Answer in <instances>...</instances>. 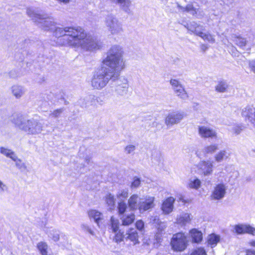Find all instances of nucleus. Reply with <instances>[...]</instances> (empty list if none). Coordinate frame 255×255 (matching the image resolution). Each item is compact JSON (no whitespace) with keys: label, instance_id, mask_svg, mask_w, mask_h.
<instances>
[{"label":"nucleus","instance_id":"15","mask_svg":"<svg viewBox=\"0 0 255 255\" xmlns=\"http://www.w3.org/2000/svg\"><path fill=\"white\" fill-rule=\"evenodd\" d=\"M128 83L127 79L123 78L122 80H118L117 86L116 88V91L120 95H126L128 91Z\"/></svg>","mask_w":255,"mask_h":255},{"label":"nucleus","instance_id":"28","mask_svg":"<svg viewBox=\"0 0 255 255\" xmlns=\"http://www.w3.org/2000/svg\"><path fill=\"white\" fill-rule=\"evenodd\" d=\"M110 222V229L112 230L113 233H116L119 230L120 223L119 220L112 216Z\"/></svg>","mask_w":255,"mask_h":255},{"label":"nucleus","instance_id":"19","mask_svg":"<svg viewBox=\"0 0 255 255\" xmlns=\"http://www.w3.org/2000/svg\"><path fill=\"white\" fill-rule=\"evenodd\" d=\"M185 27L191 33H194L196 35L198 36L201 30H202L203 26L198 24L195 21H192L184 25Z\"/></svg>","mask_w":255,"mask_h":255},{"label":"nucleus","instance_id":"8","mask_svg":"<svg viewBox=\"0 0 255 255\" xmlns=\"http://www.w3.org/2000/svg\"><path fill=\"white\" fill-rule=\"evenodd\" d=\"M105 23L108 31L112 35H118L123 31L121 22L112 15H108L106 17Z\"/></svg>","mask_w":255,"mask_h":255},{"label":"nucleus","instance_id":"41","mask_svg":"<svg viewBox=\"0 0 255 255\" xmlns=\"http://www.w3.org/2000/svg\"><path fill=\"white\" fill-rule=\"evenodd\" d=\"M190 255H207V253L203 248L200 247L195 249Z\"/></svg>","mask_w":255,"mask_h":255},{"label":"nucleus","instance_id":"31","mask_svg":"<svg viewBox=\"0 0 255 255\" xmlns=\"http://www.w3.org/2000/svg\"><path fill=\"white\" fill-rule=\"evenodd\" d=\"M218 149V145L217 144H211L205 146L203 149V152L206 155L209 154H213Z\"/></svg>","mask_w":255,"mask_h":255},{"label":"nucleus","instance_id":"34","mask_svg":"<svg viewBox=\"0 0 255 255\" xmlns=\"http://www.w3.org/2000/svg\"><path fill=\"white\" fill-rule=\"evenodd\" d=\"M198 36L201 37L204 40L207 41L209 42L212 43L215 42V39L214 35L209 33H203L201 31Z\"/></svg>","mask_w":255,"mask_h":255},{"label":"nucleus","instance_id":"53","mask_svg":"<svg viewBox=\"0 0 255 255\" xmlns=\"http://www.w3.org/2000/svg\"><path fill=\"white\" fill-rule=\"evenodd\" d=\"M7 76L10 78H16L18 75L16 70H12L7 73Z\"/></svg>","mask_w":255,"mask_h":255},{"label":"nucleus","instance_id":"32","mask_svg":"<svg viewBox=\"0 0 255 255\" xmlns=\"http://www.w3.org/2000/svg\"><path fill=\"white\" fill-rule=\"evenodd\" d=\"M201 181L197 178H191L188 184L189 188L194 189H198L201 186Z\"/></svg>","mask_w":255,"mask_h":255},{"label":"nucleus","instance_id":"58","mask_svg":"<svg viewBox=\"0 0 255 255\" xmlns=\"http://www.w3.org/2000/svg\"><path fill=\"white\" fill-rule=\"evenodd\" d=\"M86 161H87V162L88 163H89L90 162V161H91V158L90 157L86 158Z\"/></svg>","mask_w":255,"mask_h":255},{"label":"nucleus","instance_id":"56","mask_svg":"<svg viewBox=\"0 0 255 255\" xmlns=\"http://www.w3.org/2000/svg\"><path fill=\"white\" fill-rule=\"evenodd\" d=\"M250 67L252 71L255 73V60L250 63Z\"/></svg>","mask_w":255,"mask_h":255},{"label":"nucleus","instance_id":"27","mask_svg":"<svg viewBox=\"0 0 255 255\" xmlns=\"http://www.w3.org/2000/svg\"><path fill=\"white\" fill-rule=\"evenodd\" d=\"M229 85L227 82L225 80H221L218 82L215 88L216 91L219 93H225L227 91Z\"/></svg>","mask_w":255,"mask_h":255},{"label":"nucleus","instance_id":"5","mask_svg":"<svg viewBox=\"0 0 255 255\" xmlns=\"http://www.w3.org/2000/svg\"><path fill=\"white\" fill-rule=\"evenodd\" d=\"M26 13L34 22L44 30H52L55 27V23L52 18L40 14L30 8L27 9Z\"/></svg>","mask_w":255,"mask_h":255},{"label":"nucleus","instance_id":"9","mask_svg":"<svg viewBox=\"0 0 255 255\" xmlns=\"http://www.w3.org/2000/svg\"><path fill=\"white\" fill-rule=\"evenodd\" d=\"M169 83L174 93L177 97L183 100H186L188 98L185 87L180 81L175 79H171Z\"/></svg>","mask_w":255,"mask_h":255},{"label":"nucleus","instance_id":"49","mask_svg":"<svg viewBox=\"0 0 255 255\" xmlns=\"http://www.w3.org/2000/svg\"><path fill=\"white\" fill-rule=\"evenodd\" d=\"M86 101V105H92L95 101V96L93 95H89L85 98Z\"/></svg>","mask_w":255,"mask_h":255},{"label":"nucleus","instance_id":"17","mask_svg":"<svg viewBox=\"0 0 255 255\" xmlns=\"http://www.w3.org/2000/svg\"><path fill=\"white\" fill-rule=\"evenodd\" d=\"M138 237V233L134 228H129L126 232L125 240L130 241L133 245L139 244Z\"/></svg>","mask_w":255,"mask_h":255},{"label":"nucleus","instance_id":"57","mask_svg":"<svg viewBox=\"0 0 255 255\" xmlns=\"http://www.w3.org/2000/svg\"><path fill=\"white\" fill-rule=\"evenodd\" d=\"M200 48L201 51L203 52H205L208 49V47L204 44H202Z\"/></svg>","mask_w":255,"mask_h":255},{"label":"nucleus","instance_id":"54","mask_svg":"<svg viewBox=\"0 0 255 255\" xmlns=\"http://www.w3.org/2000/svg\"><path fill=\"white\" fill-rule=\"evenodd\" d=\"M8 187L0 180V192L7 191Z\"/></svg>","mask_w":255,"mask_h":255},{"label":"nucleus","instance_id":"13","mask_svg":"<svg viewBox=\"0 0 255 255\" xmlns=\"http://www.w3.org/2000/svg\"><path fill=\"white\" fill-rule=\"evenodd\" d=\"M199 169L204 176L211 175L213 172V162L209 160L201 161L198 165Z\"/></svg>","mask_w":255,"mask_h":255},{"label":"nucleus","instance_id":"55","mask_svg":"<svg viewBox=\"0 0 255 255\" xmlns=\"http://www.w3.org/2000/svg\"><path fill=\"white\" fill-rule=\"evenodd\" d=\"M50 235L54 241L57 242L59 240V235L56 232H53V233L50 234Z\"/></svg>","mask_w":255,"mask_h":255},{"label":"nucleus","instance_id":"12","mask_svg":"<svg viewBox=\"0 0 255 255\" xmlns=\"http://www.w3.org/2000/svg\"><path fill=\"white\" fill-rule=\"evenodd\" d=\"M226 190L227 187L225 184L219 183L214 187L211 196L213 199H222L226 194Z\"/></svg>","mask_w":255,"mask_h":255},{"label":"nucleus","instance_id":"30","mask_svg":"<svg viewBox=\"0 0 255 255\" xmlns=\"http://www.w3.org/2000/svg\"><path fill=\"white\" fill-rule=\"evenodd\" d=\"M88 215L89 217L93 219L98 225H99V222L102 219V213L96 210H91L89 211Z\"/></svg>","mask_w":255,"mask_h":255},{"label":"nucleus","instance_id":"40","mask_svg":"<svg viewBox=\"0 0 255 255\" xmlns=\"http://www.w3.org/2000/svg\"><path fill=\"white\" fill-rule=\"evenodd\" d=\"M244 128L242 125H235L232 129V131L236 135H238L243 130Z\"/></svg>","mask_w":255,"mask_h":255},{"label":"nucleus","instance_id":"37","mask_svg":"<svg viewBox=\"0 0 255 255\" xmlns=\"http://www.w3.org/2000/svg\"><path fill=\"white\" fill-rule=\"evenodd\" d=\"M37 247L41 255H48L47 249L48 246L45 242H40L38 243L37 244Z\"/></svg>","mask_w":255,"mask_h":255},{"label":"nucleus","instance_id":"24","mask_svg":"<svg viewBox=\"0 0 255 255\" xmlns=\"http://www.w3.org/2000/svg\"><path fill=\"white\" fill-rule=\"evenodd\" d=\"M192 242L196 243L200 242L203 239L202 233L196 229H192L189 232Z\"/></svg>","mask_w":255,"mask_h":255},{"label":"nucleus","instance_id":"48","mask_svg":"<svg viewBox=\"0 0 255 255\" xmlns=\"http://www.w3.org/2000/svg\"><path fill=\"white\" fill-rule=\"evenodd\" d=\"M135 146L132 144L127 145L125 148V152L127 154H130L132 153L135 150Z\"/></svg>","mask_w":255,"mask_h":255},{"label":"nucleus","instance_id":"47","mask_svg":"<svg viewBox=\"0 0 255 255\" xmlns=\"http://www.w3.org/2000/svg\"><path fill=\"white\" fill-rule=\"evenodd\" d=\"M136 229L140 231H142L144 228V222L141 220H138L135 223Z\"/></svg>","mask_w":255,"mask_h":255},{"label":"nucleus","instance_id":"7","mask_svg":"<svg viewBox=\"0 0 255 255\" xmlns=\"http://www.w3.org/2000/svg\"><path fill=\"white\" fill-rule=\"evenodd\" d=\"M82 30L84 35L82 37H80V36L77 37L79 39L78 40H79V43L74 45L73 47H78L81 46L84 49L89 50L99 49L100 45L98 41L92 36L87 35L83 28H82Z\"/></svg>","mask_w":255,"mask_h":255},{"label":"nucleus","instance_id":"51","mask_svg":"<svg viewBox=\"0 0 255 255\" xmlns=\"http://www.w3.org/2000/svg\"><path fill=\"white\" fill-rule=\"evenodd\" d=\"M117 1L123 7L128 6L130 3V0H117Z\"/></svg>","mask_w":255,"mask_h":255},{"label":"nucleus","instance_id":"22","mask_svg":"<svg viewBox=\"0 0 255 255\" xmlns=\"http://www.w3.org/2000/svg\"><path fill=\"white\" fill-rule=\"evenodd\" d=\"M233 41L239 47H245L249 43V41L245 38L237 34H232L231 36Z\"/></svg>","mask_w":255,"mask_h":255},{"label":"nucleus","instance_id":"26","mask_svg":"<svg viewBox=\"0 0 255 255\" xmlns=\"http://www.w3.org/2000/svg\"><path fill=\"white\" fill-rule=\"evenodd\" d=\"M220 241V237L215 234L209 235L207 237L208 245L211 248L215 247Z\"/></svg>","mask_w":255,"mask_h":255},{"label":"nucleus","instance_id":"11","mask_svg":"<svg viewBox=\"0 0 255 255\" xmlns=\"http://www.w3.org/2000/svg\"><path fill=\"white\" fill-rule=\"evenodd\" d=\"M198 133L203 138H217V133L216 131L207 126H203L198 127Z\"/></svg>","mask_w":255,"mask_h":255},{"label":"nucleus","instance_id":"43","mask_svg":"<svg viewBox=\"0 0 255 255\" xmlns=\"http://www.w3.org/2000/svg\"><path fill=\"white\" fill-rule=\"evenodd\" d=\"M166 227H167L166 223L165 222H162V221L159 222V223L158 224L155 226L156 231L163 233H164V232L165 229L166 228Z\"/></svg>","mask_w":255,"mask_h":255},{"label":"nucleus","instance_id":"42","mask_svg":"<svg viewBox=\"0 0 255 255\" xmlns=\"http://www.w3.org/2000/svg\"><path fill=\"white\" fill-rule=\"evenodd\" d=\"M15 162L16 166L20 169H25L26 166L24 163H23L20 159L17 158V156H15V159L13 160Z\"/></svg>","mask_w":255,"mask_h":255},{"label":"nucleus","instance_id":"25","mask_svg":"<svg viewBox=\"0 0 255 255\" xmlns=\"http://www.w3.org/2000/svg\"><path fill=\"white\" fill-rule=\"evenodd\" d=\"M122 225L129 226L131 225L135 220L134 214L131 213L128 214L124 215L121 217Z\"/></svg>","mask_w":255,"mask_h":255},{"label":"nucleus","instance_id":"14","mask_svg":"<svg viewBox=\"0 0 255 255\" xmlns=\"http://www.w3.org/2000/svg\"><path fill=\"white\" fill-rule=\"evenodd\" d=\"M242 116L253 124L255 123V107L247 106L242 109Z\"/></svg>","mask_w":255,"mask_h":255},{"label":"nucleus","instance_id":"45","mask_svg":"<svg viewBox=\"0 0 255 255\" xmlns=\"http://www.w3.org/2000/svg\"><path fill=\"white\" fill-rule=\"evenodd\" d=\"M140 184V179L139 178L135 177H134L133 180L131 184L130 188L131 189L137 188V187H138L139 186Z\"/></svg>","mask_w":255,"mask_h":255},{"label":"nucleus","instance_id":"20","mask_svg":"<svg viewBox=\"0 0 255 255\" xmlns=\"http://www.w3.org/2000/svg\"><path fill=\"white\" fill-rule=\"evenodd\" d=\"M236 232L238 234L248 233L255 236V228L247 225H240L235 227Z\"/></svg>","mask_w":255,"mask_h":255},{"label":"nucleus","instance_id":"10","mask_svg":"<svg viewBox=\"0 0 255 255\" xmlns=\"http://www.w3.org/2000/svg\"><path fill=\"white\" fill-rule=\"evenodd\" d=\"M185 116V114L183 112H173L167 116L165 118V124L168 127L178 124Z\"/></svg>","mask_w":255,"mask_h":255},{"label":"nucleus","instance_id":"18","mask_svg":"<svg viewBox=\"0 0 255 255\" xmlns=\"http://www.w3.org/2000/svg\"><path fill=\"white\" fill-rule=\"evenodd\" d=\"M192 217L190 214L188 213H182L181 214L177 215L175 223L181 227H183L185 226L186 224L190 223Z\"/></svg>","mask_w":255,"mask_h":255},{"label":"nucleus","instance_id":"4","mask_svg":"<svg viewBox=\"0 0 255 255\" xmlns=\"http://www.w3.org/2000/svg\"><path fill=\"white\" fill-rule=\"evenodd\" d=\"M155 198L149 195L139 197L136 194L130 196L128 201V207L131 211L138 210L140 213L150 210L155 206Z\"/></svg>","mask_w":255,"mask_h":255},{"label":"nucleus","instance_id":"59","mask_svg":"<svg viewBox=\"0 0 255 255\" xmlns=\"http://www.w3.org/2000/svg\"><path fill=\"white\" fill-rule=\"evenodd\" d=\"M251 244L252 246L255 247V241H253Z\"/></svg>","mask_w":255,"mask_h":255},{"label":"nucleus","instance_id":"35","mask_svg":"<svg viewBox=\"0 0 255 255\" xmlns=\"http://www.w3.org/2000/svg\"><path fill=\"white\" fill-rule=\"evenodd\" d=\"M105 201L109 209L113 210L115 205L114 196L110 193L107 194L105 197Z\"/></svg>","mask_w":255,"mask_h":255},{"label":"nucleus","instance_id":"1","mask_svg":"<svg viewBox=\"0 0 255 255\" xmlns=\"http://www.w3.org/2000/svg\"><path fill=\"white\" fill-rule=\"evenodd\" d=\"M124 52L119 45L112 46L103 60V66L93 76L91 85L97 90L104 88L111 80L115 81L120 77L121 72L126 67L124 58Z\"/></svg>","mask_w":255,"mask_h":255},{"label":"nucleus","instance_id":"52","mask_svg":"<svg viewBox=\"0 0 255 255\" xmlns=\"http://www.w3.org/2000/svg\"><path fill=\"white\" fill-rule=\"evenodd\" d=\"M81 227L83 231L87 232L92 235L94 234V232L89 228L88 225L86 224H82L81 225Z\"/></svg>","mask_w":255,"mask_h":255},{"label":"nucleus","instance_id":"23","mask_svg":"<svg viewBox=\"0 0 255 255\" xmlns=\"http://www.w3.org/2000/svg\"><path fill=\"white\" fill-rule=\"evenodd\" d=\"M178 7L182 11L191 12L193 15H196L198 13L202 15V11H200L199 8H195L192 3H189L185 7L178 4Z\"/></svg>","mask_w":255,"mask_h":255},{"label":"nucleus","instance_id":"16","mask_svg":"<svg viewBox=\"0 0 255 255\" xmlns=\"http://www.w3.org/2000/svg\"><path fill=\"white\" fill-rule=\"evenodd\" d=\"M175 199L172 197L167 198L162 203L161 210L164 214L168 215L171 213L174 208Z\"/></svg>","mask_w":255,"mask_h":255},{"label":"nucleus","instance_id":"21","mask_svg":"<svg viewBox=\"0 0 255 255\" xmlns=\"http://www.w3.org/2000/svg\"><path fill=\"white\" fill-rule=\"evenodd\" d=\"M11 92L13 96L16 99H20L25 94V88L18 85H14L10 88Z\"/></svg>","mask_w":255,"mask_h":255},{"label":"nucleus","instance_id":"44","mask_svg":"<svg viewBox=\"0 0 255 255\" xmlns=\"http://www.w3.org/2000/svg\"><path fill=\"white\" fill-rule=\"evenodd\" d=\"M63 111V108L55 110L50 114V116L53 118H57L61 116Z\"/></svg>","mask_w":255,"mask_h":255},{"label":"nucleus","instance_id":"3","mask_svg":"<svg viewBox=\"0 0 255 255\" xmlns=\"http://www.w3.org/2000/svg\"><path fill=\"white\" fill-rule=\"evenodd\" d=\"M12 122L19 129L28 134L36 135L42 131L41 123L34 119H27L21 115H16L13 117Z\"/></svg>","mask_w":255,"mask_h":255},{"label":"nucleus","instance_id":"50","mask_svg":"<svg viewBox=\"0 0 255 255\" xmlns=\"http://www.w3.org/2000/svg\"><path fill=\"white\" fill-rule=\"evenodd\" d=\"M163 234V233L156 231L154 236V238L157 243L160 242L161 241L162 235Z\"/></svg>","mask_w":255,"mask_h":255},{"label":"nucleus","instance_id":"39","mask_svg":"<svg viewBox=\"0 0 255 255\" xmlns=\"http://www.w3.org/2000/svg\"><path fill=\"white\" fill-rule=\"evenodd\" d=\"M115 234V236L114 238V241L118 243L123 241L125 240L126 234L124 235L123 233L121 232L120 230H119Z\"/></svg>","mask_w":255,"mask_h":255},{"label":"nucleus","instance_id":"46","mask_svg":"<svg viewBox=\"0 0 255 255\" xmlns=\"http://www.w3.org/2000/svg\"><path fill=\"white\" fill-rule=\"evenodd\" d=\"M161 221L160 220L159 217L157 215L152 216L150 218V223H151L153 225H154L155 227Z\"/></svg>","mask_w":255,"mask_h":255},{"label":"nucleus","instance_id":"36","mask_svg":"<svg viewBox=\"0 0 255 255\" xmlns=\"http://www.w3.org/2000/svg\"><path fill=\"white\" fill-rule=\"evenodd\" d=\"M228 157L226 150H222L218 152L214 156L215 160L217 162H222L224 159Z\"/></svg>","mask_w":255,"mask_h":255},{"label":"nucleus","instance_id":"33","mask_svg":"<svg viewBox=\"0 0 255 255\" xmlns=\"http://www.w3.org/2000/svg\"><path fill=\"white\" fill-rule=\"evenodd\" d=\"M0 152L5 156L11 158L12 160L15 159V156L16 155L13 151L9 149L2 147L0 148Z\"/></svg>","mask_w":255,"mask_h":255},{"label":"nucleus","instance_id":"2","mask_svg":"<svg viewBox=\"0 0 255 255\" xmlns=\"http://www.w3.org/2000/svg\"><path fill=\"white\" fill-rule=\"evenodd\" d=\"M82 28L80 27H56L53 32L54 35L58 38V42L61 45L73 47L79 43L78 36L82 37Z\"/></svg>","mask_w":255,"mask_h":255},{"label":"nucleus","instance_id":"29","mask_svg":"<svg viewBox=\"0 0 255 255\" xmlns=\"http://www.w3.org/2000/svg\"><path fill=\"white\" fill-rule=\"evenodd\" d=\"M116 198L119 201H125L128 196V189H122L118 190L116 194Z\"/></svg>","mask_w":255,"mask_h":255},{"label":"nucleus","instance_id":"6","mask_svg":"<svg viewBox=\"0 0 255 255\" xmlns=\"http://www.w3.org/2000/svg\"><path fill=\"white\" fill-rule=\"evenodd\" d=\"M187 236L183 232L174 234L170 240V245L171 249L176 252H183L187 247Z\"/></svg>","mask_w":255,"mask_h":255},{"label":"nucleus","instance_id":"38","mask_svg":"<svg viewBox=\"0 0 255 255\" xmlns=\"http://www.w3.org/2000/svg\"><path fill=\"white\" fill-rule=\"evenodd\" d=\"M127 204L125 201H119L118 210L119 215L124 214L127 209Z\"/></svg>","mask_w":255,"mask_h":255}]
</instances>
